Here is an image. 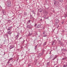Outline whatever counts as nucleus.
Here are the masks:
<instances>
[{"mask_svg": "<svg viewBox=\"0 0 67 67\" xmlns=\"http://www.w3.org/2000/svg\"><path fill=\"white\" fill-rule=\"evenodd\" d=\"M55 22L56 23H58L59 22V21H58V20L57 19L55 20Z\"/></svg>", "mask_w": 67, "mask_h": 67, "instance_id": "obj_1", "label": "nucleus"}, {"mask_svg": "<svg viewBox=\"0 0 67 67\" xmlns=\"http://www.w3.org/2000/svg\"><path fill=\"white\" fill-rule=\"evenodd\" d=\"M7 33L8 34H9V35H10L11 34V33H12V32H11V31H10L8 32H7Z\"/></svg>", "mask_w": 67, "mask_h": 67, "instance_id": "obj_2", "label": "nucleus"}, {"mask_svg": "<svg viewBox=\"0 0 67 67\" xmlns=\"http://www.w3.org/2000/svg\"><path fill=\"white\" fill-rule=\"evenodd\" d=\"M14 48V46H10V49H12V48Z\"/></svg>", "mask_w": 67, "mask_h": 67, "instance_id": "obj_3", "label": "nucleus"}, {"mask_svg": "<svg viewBox=\"0 0 67 67\" xmlns=\"http://www.w3.org/2000/svg\"><path fill=\"white\" fill-rule=\"evenodd\" d=\"M13 59L12 58H10L9 59V60L8 61V62H10V60H12Z\"/></svg>", "mask_w": 67, "mask_h": 67, "instance_id": "obj_4", "label": "nucleus"}, {"mask_svg": "<svg viewBox=\"0 0 67 67\" xmlns=\"http://www.w3.org/2000/svg\"><path fill=\"white\" fill-rule=\"evenodd\" d=\"M42 12V9H40V12Z\"/></svg>", "mask_w": 67, "mask_h": 67, "instance_id": "obj_5", "label": "nucleus"}, {"mask_svg": "<svg viewBox=\"0 0 67 67\" xmlns=\"http://www.w3.org/2000/svg\"><path fill=\"white\" fill-rule=\"evenodd\" d=\"M67 67V66L66 65H64L63 66V67Z\"/></svg>", "mask_w": 67, "mask_h": 67, "instance_id": "obj_6", "label": "nucleus"}, {"mask_svg": "<svg viewBox=\"0 0 67 67\" xmlns=\"http://www.w3.org/2000/svg\"><path fill=\"white\" fill-rule=\"evenodd\" d=\"M26 14H27L26 13H25L24 14V15H26Z\"/></svg>", "mask_w": 67, "mask_h": 67, "instance_id": "obj_7", "label": "nucleus"}, {"mask_svg": "<svg viewBox=\"0 0 67 67\" xmlns=\"http://www.w3.org/2000/svg\"><path fill=\"white\" fill-rule=\"evenodd\" d=\"M10 6H11V4H9L8 7H10Z\"/></svg>", "mask_w": 67, "mask_h": 67, "instance_id": "obj_8", "label": "nucleus"}, {"mask_svg": "<svg viewBox=\"0 0 67 67\" xmlns=\"http://www.w3.org/2000/svg\"><path fill=\"white\" fill-rule=\"evenodd\" d=\"M27 27L29 28L30 27V26H27Z\"/></svg>", "mask_w": 67, "mask_h": 67, "instance_id": "obj_9", "label": "nucleus"}, {"mask_svg": "<svg viewBox=\"0 0 67 67\" xmlns=\"http://www.w3.org/2000/svg\"><path fill=\"white\" fill-rule=\"evenodd\" d=\"M63 60H64V59H66V58H63Z\"/></svg>", "mask_w": 67, "mask_h": 67, "instance_id": "obj_10", "label": "nucleus"}, {"mask_svg": "<svg viewBox=\"0 0 67 67\" xmlns=\"http://www.w3.org/2000/svg\"><path fill=\"white\" fill-rule=\"evenodd\" d=\"M56 57H54V59H55V58H56Z\"/></svg>", "mask_w": 67, "mask_h": 67, "instance_id": "obj_11", "label": "nucleus"}, {"mask_svg": "<svg viewBox=\"0 0 67 67\" xmlns=\"http://www.w3.org/2000/svg\"><path fill=\"white\" fill-rule=\"evenodd\" d=\"M10 30V29H8V31H9V30Z\"/></svg>", "mask_w": 67, "mask_h": 67, "instance_id": "obj_12", "label": "nucleus"}, {"mask_svg": "<svg viewBox=\"0 0 67 67\" xmlns=\"http://www.w3.org/2000/svg\"><path fill=\"white\" fill-rule=\"evenodd\" d=\"M46 36H44L43 37H46Z\"/></svg>", "mask_w": 67, "mask_h": 67, "instance_id": "obj_13", "label": "nucleus"}, {"mask_svg": "<svg viewBox=\"0 0 67 67\" xmlns=\"http://www.w3.org/2000/svg\"><path fill=\"white\" fill-rule=\"evenodd\" d=\"M62 24H63V23L62 22Z\"/></svg>", "mask_w": 67, "mask_h": 67, "instance_id": "obj_14", "label": "nucleus"}, {"mask_svg": "<svg viewBox=\"0 0 67 67\" xmlns=\"http://www.w3.org/2000/svg\"><path fill=\"white\" fill-rule=\"evenodd\" d=\"M39 27H40V26H39V27H38V28H39Z\"/></svg>", "mask_w": 67, "mask_h": 67, "instance_id": "obj_15", "label": "nucleus"}, {"mask_svg": "<svg viewBox=\"0 0 67 67\" xmlns=\"http://www.w3.org/2000/svg\"><path fill=\"white\" fill-rule=\"evenodd\" d=\"M29 22H30V21H31L29 20Z\"/></svg>", "mask_w": 67, "mask_h": 67, "instance_id": "obj_16", "label": "nucleus"}, {"mask_svg": "<svg viewBox=\"0 0 67 67\" xmlns=\"http://www.w3.org/2000/svg\"><path fill=\"white\" fill-rule=\"evenodd\" d=\"M32 12H34V11H33Z\"/></svg>", "mask_w": 67, "mask_h": 67, "instance_id": "obj_17", "label": "nucleus"}, {"mask_svg": "<svg viewBox=\"0 0 67 67\" xmlns=\"http://www.w3.org/2000/svg\"><path fill=\"white\" fill-rule=\"evenodd\" d=\"M20 39H21V38H20Z\"/></svg>", "mask_w": 67, "mask_h": 67, "instance_id": "obj_18", "label": "nucleus"}, {"mask_svg": "<svg viewBox=\"0 0 67 67\" xmlns=\"http://www.w3.org/2000/svg\"><path fill=\"white\" fill-rule=\"evenodd\" d=\"M66 67H67V64H66Z\"/></svg>", "mask_w": 67, "mask_h": 67, "instance_id": "obj_19", "label": "nucleus"}, {"mask_svg": "<svg viewBox=\"0 0 67 67\" xmlns=\"http://www.w3.org/2000/svg\"><path fill=\"white\" fill-rule=\"evenodd\" d=\"M36 46H35L36 47Z\"/></svg>", "mask_w": 67, "mask_h": 67, "instance_id": "obj_20", "label": "nucleus"}]
</instances>
